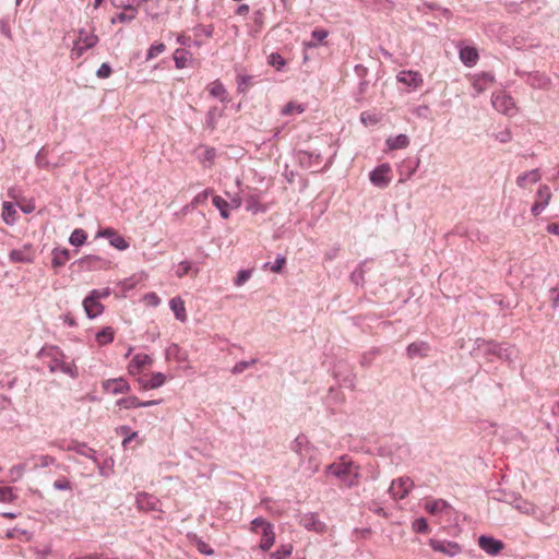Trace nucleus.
<instances>
[{
  "label": "nucleus",
  "mask_w": 559,
  "mask_h": 559,
  "mask_svg": "<svg viewBox=\"0 0 559 559\" xmlns=\"http://www.w3.org/2000/svg\"><path fill=\"white\" fill-rule=\"evenodd\" d=\"M138 14V10L133 5H128L126 7L124 11L123 12H119L117 13L112 19H111V23H124V22H130L132 20L135 19Z\"/></svg>",
  "instance_id": "a878e982"
},
{
  "label": "nucleus",
  "mask_w": 559,
  "mask_h": 559,
  "mask_svg": "<svg viewBox=\"0 0 559 559\" xmlns=\"http://www.w3.org/2000/svg\"><path fill=\"white\" fill-rule=\"evenodd\" d=\"M492 106L500 112L512 116L515 112V105L513 99L504 94L498 92L492 95Z\"/></svg>",
  "instance_id": "39448f33"
},
{
  "label": "nucleus",
  "mask_w": 559,
  "mask_h": 559,
  "mask_svg": "<svg viewBox=\"0 0 559 559\" xmlns=\"http://www.w3.org/2000/svg\"><path fill=\"white\" fill-rule=\"evenodd\" d=\"M159 500L146 492L139 493L136 497V506L141 511H159Z\"/></svg>",
  "instance_id": "4468645a"
},
{
  "label": "nucleus",
  "mask_w": 559,
  "mask_h": 559,
  "mask_svg": "<svg viewBox=\"0 0 559 559\" xmlns=\"http://www.w3.org/2000/svg\"><path fill=\"white\" fill-rule=\"evenodd\" d=\"M542 176L537 169L524 173L520 175L516 179V183L521 188H527L531 185H534L540 180Z\"/></svg>",
  "instance_id": "b1692460"
},
{
  "label": "nucleus",
  "mask_w": 559,
  "mask_h": 559,
  "mask_svg": "<svg viewBox=\"0 0 559 559\" xmlns=\"http://www.w3.org/2000/svg\"><path fill=\"white\" fill-rule=\"evenodd\" d=\"M215 157V151L213 148H206L204 152V159L212 162Z\"/></svg>",
  "instance_id": "bf43d9fd"
},
{
  "label": "nucleus",
  "mask_w": 559,
  "mask_h": 559,
  "mask_svg": "<svg viewBox=\"0 0 559 559\" xmlns=\"http://www.w3.org/2000/svg\"><path fill=\"white\" fill-rule=\"evenodd\" d=\"M271 523L265 521L263 518H257L254 519L252 522H251V527L250 530L253 532V533H260V531L262 532V530L265 527V525H270Z\"/></svg>",
  "instance_id": "37998d69"
},
{
  "label": "nucleus",
  "mask_w": 559,
  "mask_h": 559,
  "mask_svg": "<svg viewBox=\"0 0 559 559\" xmlns=\"http://www.w3.org/2000/svg\"><path fill=\"white\" fill-rule=\"evenodd\" d=\"M70 259V252L68 249H63L60 251L55 252L53 259H52V265L53 266H61Z\"/></svg>",
  "instance_id": "c9c22d12"
},
{
  "label": "nucleus",
  "mask_w": 559,
  "mask_h": 559,
  "mask_svg": "<svg viewBox=\"0 0 559 559\" xmlns=\"http://www.w3.org/2000/svg\"><path fill=\"white\" fill-rule=\"evenodd\" d=\"M166 50V46L163 43L153 44L146 53V60L154 59L158 55L163 53Z\"/></svg>",
  "instance_id": "4c0bfd02"
},
{
  "label": "nucleus",
  "mask_w": 559,
  "mask_h": 559,
  "mask_svg": "<svg viewBox=\"0 0 559 559\" xmlns=\"http://www.w3.org/2000/svg\"><path fill=\"white\" fill-rule=\"evenodd\" d=\"M14 499L10 487H0V502H11Z\"/></svg>",
  "instance_id": "49530a36"
},
{
  "label": "nucleus",
  "mask_w": 559,
  "mask_h": 559,
  "mask_svg": "<svg viewBox=\"0 0 559 559\" xmlns=\"http://www.w3.org/2000/svg\"><path fill=\"white\" fill-rule=\"evenodd\" d=\"M111 74V68L107 63H103L97 70V76L102 79L109 78Z\"/></svg>",
  "instance_id": "603ef678"
},
{
  "label": "nucleus",
  "mask_w": 559,
  "mask_h": 559,
  "mask_svg": "<svg viewBox=\"0 0 559 559\" xmlns=\"http://www.w3.org/2000/svg\"><path fill=\"white\" fill-rule=\"evenodd\" d=\"M523 512L525 513H533L534 512V507L533 506H528V507H519Z\"/></svg>",
  "instance_id": "774afa93"
},
{
  "label": "nucleus",
  "mask_w": 559,
  "mask_h": 559,
  "mask_svg": "<svg viewBox=\"0 0 559 559\" xmlns=\"http://www.w3.org/2000/svg\"><path fill=\"white\" fill-rule=\"evenodd\" d=\"M396 79L400 83L413 88H418L424 84L423 75L417 71L403 70L397 74Z\"/></svg>",
  "instance_id": "ddd939ff"
},
{
  "label": "nucleus",
  "mask_w": 559,
  "mask_h": 559,
  "mask_svg": "<svg viewBox=\"0 0 559 559\" xmlns=\"http://www.w3.org/2000/svg\"><path fill=\"white\" fill-rule=\"evenodd\" d=\"M459 55L466 67H474L479 59L477 49L471 46H461Z\"/></svg>",
  "instance_id": "6ab92c4d"
},
{
  "label": "nucleus",
  "mask_w": 559,
  "mask_h": 559,
  "mask_svg": "<svg viewBox=\"0 0 559 559\" xmlns=\"http://www.w3.org/2000/svg\"><path fill=\"white\" fill-rule=\"evenodd\" d=\"M88 295L97 300H100L107 298L110 295V289H93Z\"/></svg>",
  "instance_id": "8fccbe9b"
},
{
  "label": "nucleus",
  "mask_w": 559,
  "mask_h": 559,
  "mask_svg": "<svg viewBox=\"0 0 559 559\" xmlns=\"http://www.w3.org/2000/svg\"><path fill=\"white\" fill-rule=\"evenodd\" d=\"M212 201H213V204L215 205V207L218 209L221 216L223 218L227 219L230 215L229 214V203L219 195H214Z\"/></svg>",
  "instance_id": "7c9ffc66"
},
{
  "label": "nucleus",
  "mask_w": 559,
  "mask_h": 559,
  "mask_svg": "<svg viewBox=\"0 0 559 559\" xmlns=\"http://www.w3.org/2000/svg\"><path fill=\"white\" fill-rule=\"evenodd\" d=\"M86 238V233L82 228H76L72 231L69 241L72 246L80 247L85 243Z\"/></svg>",
  "instance_id": "2f4dec72"
},
{
  "label": "nucleus",
  "mask_w": 559,
  "mask_h": 559,
  "mask_svg": "<svg viewBox=\"0 0 559 559\" xmlns=\"http://www.w3.org/2000/svg\"><path fill=\"white\" fill-rule=\"evenodd\" d=\"M83 307L86 316L90 319L98 317L104 311V306L99 302V300L91 297L90 295L86 296L83 300Z\"/></svg>",
  "instance_id": "f3484780"
},
{
  "label": "nucleus",
  "mask_w": 559,
  "mask_h": 559,
  "mask_svg": "<svg viewBox=\"0 0 559 559\" xmlns=\"http://www.w3.org/2000/svg\"><path fill=\"white\" fill-rule=\"evenodd\" d=\"M115 337V330L110 326L104 328L100 332L96 334V342L98 345L104 346L110 344Z\"/></svg>",
  "instance_id": "c85d7f7f"
},
{
  "label": "nucleus",
  "mask_w": 559,
  "mask_h": 559,
  "mask_svg": "<svg viewBox=\"0 0 559 559\" xmlns=\"http://www.w3.org/2000/svg\"><path fill=\"white\" fill-rule=\"evenodd\" d=\"M169 306L177 320H179L180 322L187 321L185 301L180 297H174L173 299H170Z\"/></svg>",
  "instance_id": "5701e85b"
},
{
  "label": "nucleus",
  "mask_w": 559,
  "mask_h": 559,
  "mask_svg": "<svg viewBox=\"0 0 559 559\" xmlns=\"http://www.w3.org/2000/svg\"><path fill=\"white\" fill-rule=\"evenodd\" d=\"M255 362H257V359H252V360H250V361H245V360L239 361V362H237V364L233 367L231 372H233V373H235V374H237V373H241V372H243L246 369H248L249 367H251V366L255 365Z\"/></svg>",
  "instance_id": "a19ab883"
},
{
  "label": "nucleus",
  "mask_w": 559,
  "mask_h": 559,
  "mask_svg": "<svg viewBox=\"0 0 559 559\" xmlns=\"http://www.w3.org/2000/svg\"><path fill=\"white\" fill-rule=\"evenodd\" d=\"M177 41L180 44V45H188L189 41H190V37L189 36H186L183 34H180L178 35L177 37Z\"/></svg>",
  "instance_id": "680f3d73"
},
{
  "label": "nucleus",
  "mask_w": 559,
  "mask_h": 559,
  "mask_svg": "<svg viewBox=\"0 0 559 559\" xmlns=\"http://www.w3.org/2000/svg\"><path fill=\"white\" fill-rule=\"evenodd\" d=\"M166 382V376L162 372L144 374L138 379L141 390H153L162 386Z\"/></svg>",
  "instance_id": "9b49d317"
},
{
  "label": "nucleus",
  "mask_w": 559,
  "mask_h": 559,
  "mask_svg": "<svg viewBox=\"0 0 559 559\" xmlns=\"http://www.w3.org/2000/svg\"><path fill=\"white\" fill-rule=\"evenodd\" d=\"M414 483L408 477H401L392 481L390 492L395 499L405 498L412 490Z\"/></svg>",
  "instance_id": "9d476101"
},
{
  "label": "nucleus",
  "mask_w": 559,
  "mask_h": 559,
  "mask_svg": "<svg viewBox=\"0 0 559 559\" xmlns=\"http://www.w3.org/2000/svg\"><path fill=\"white\" fill-rule=\"evenodd\" d=\"M326 471L337 477L346 487L357 485L360 476L359 467L344 456L341 457L340 461L330 464L326 467Z\"/></svg>",
  "instance_id": "f257e3e1"
},
{
  "label": "nucleus",
  "mask_w": 559,
  "mask_h": 559,
  "mask_svg": "<svg viewBox=\"0 0 559 559\" xmlns=\"http://www.w3.org/2000/svg\"><path fill=\"white\" fill-rule=\"evenodd\" d=\"M409 144V139L406 134H399L396 136L389 138L386 140V146L389 150L405 148Z\"/></svg>",
  "instance_id": "bb28decb"
},
{
  "label": "nucleus",
  "mask_w": 559,
  "mask_h": 559,
  "mask_svg": "<svg viewBox=\"0 0 559 559\" xmlns=\"http://www.w3.org/2000/svg\"><path fill=\"white\" fill-rule=\"evenodd\" d=\"M152 364L153 359L147 354H136L128 364L127 370L130 374L136 376L140 374L144 369L150 368Z\"/></svg>",
  "instance_id": "6e6552de"
},
{
  "label": "nucleus",
  "mask_w": 559,
  "mask_h": 559,
  "mask_svg": "<svg viewBox=\"0 0 559 559\" xmlns=\"http://www.w3.org/2000/svg\"><path fill=\"white\" fill-rule=\"evenodd\" d=\"M53 487L57 489V490H70L71 489V485H70V481L66 478H62V479H57L55 483H53Z\"/></svg>",
  "instance_id": "864d4df0"
},
{
  "label": "nucleus",
  "mask_w": 559,
  "mask_h": 559,
  "mask_svg": "<svg viewBox=\"0 0 559 559\" xmlns=\"http://www.w3.org/2000/svg\"><path fill=\"white\" fill-rule=\"evenodd\" d=\"M102 388L104 392L117 395V394H123L128 393L130 391V384L126 379L122 377L115 378V379H107L103 381Z\"/></svg>",
  "instance_id": "1a4fd4ad"
},
{
  "label": "nucleus",
  "mask_w": 559,
  "mask_h": 559,
  "mask_svg": "<svg viewBox=\"0 0 559 559\" xmlns=\"http://www.w3.org/2000/svg\"><path fill=\"white\" fill-rule=\"evenodd\" d=\"M547 231L554 235H559V222L547 225Z\"/></svg>",
  "instance_id": "4d7b16f0"
},
{
  "label": "nucleus",
  "mask_w": 559,
  "mask_h": 559,
  "mask_svg": "<svg viewBox=\"0 0 559 559\" xmlns=\"http://www.w3.org/2000/svg\"><path fill=\"white\" fill-rule=\"evenodd\" d=\"M285 264L286 259L284 257H277L275 263L271 266V271L274 273H281Z\"/></svg>",
  "instance_id": "3c124183"
},
{
  "label": "nucleus",
  "mask_w": 559,
  "mask_h": 559,
  "mask_svg": "<svg viewBox=\"0 0 559 559\" xmlns=\"http://www.w3.org/2000/svg\"><path fill=\"white\" fill-rule=\"evenodd\" d=\"M550 199V188L546 185H542L537 190L535 202L531 209L532 214L538 216L549 204Z\"/></svg>",
  "instance_id": "0eeeda50"
},
{
  "label": "nucleus",
  "mask_w": 559,
  "mask_h": 559,
  "mask_svg": "<svg viewBox=\"0 0 559 559\" xmlns=\"http://www.w3.org/2000/svg\"><path fill=\"white\" fill-rule=\"evenodd\" d=\"M495 82L493 75L490 73H480L474 75L472 79V85L477 94H480L488 90Z\"/></svg>",
  "instance_id": "dca6fc26"
},
{
  "label": "nucleus",
  "mask_w": 559,
  "mask_h": 559,
  "mask_svg": "<svg viewBox=\"0 0 559 559\" xmlns=\"http://www.w3.org/2000/svg\"><path fill=\"white\" fill-rule=\"evenodd\" d=\"M311 36L319 44L329 36V32L323 28H316L312 31Z\"/></svg>",
  "instance_id": "09e8293b"
},
{
  "label": "nucleus",
  "mask_w": 559,
  "mask_h": 559,
  "mask_svg": "<svg viewBox=\"0 0 559 559\" xmlns=\"http://www.w3.org/2000/svg\"><path fill=\"white\" fill-rule=\"evenodd\" d=\"M158 403H159V401H156V400H151V401H145V402L141 401V407H147V406L156 405Z\"/></svg>",
  "instance_id": "0e129e2a"
},
{
  "label": "nucleus",
  "mask_w": 559,
  "mask_h": 559,
  "mask_svg": "<svg viewBox=\"0 0 559 559\" xmlns=\"http://www.w3.org/2000/svg\"><path fill=\"white\" fill-rule=\"evenodd\" d=\"M249 10H250V8L248 4H241L238 7L236 13L238 15H247L249 13Z\"/></svg>",
  "instance_id": "13d9d810"
},
{
  "label": "nucleus",
  "mask_w": 559,
  "mask_h": 559,
  "mask_svg": "<svg viewBox=\"0 0 559 559\" xmlns=\"http://www.w3.org/2000/svg\"><path fill=\"white\" fill-rule=\"evenodd\" d=\"M98 43V37L93 32L81 29L78 39L71 49V58L79 59L90 48H93Z\"/></svg>",
  "instance_id": "f03ea898"
},
{
  "label": "nucleus",
  "mask_w": 559,
  "mask_h": 559,
  "mask_svg": "<svg viewBox=\"0 0 559 559\" xmlns=\"http://www.w3.org/2000/svg\"><path fill=\"white\" fill-rule=\"evenodd\" d=\"M413 528L415 532L418 533H427L428 532V524L427 521L424 518H419L414 521Z\"/></svg>",
  "instance_id": "de8ad7c7"
},
{
  "label": "nucleus",
  "mask_w": 559,
  "mask_h": 559,
  "mask_svg": "<svg viewBox=\"0 0 559 559\" xmlns=\"http://www.w3.org/2000/svg\"><path fill=\"white\" fill-rule=\"evenodd\" d=\"M116 405L119 408H124V409L138 408V407H141V401L139 400L138 396L130 395L127 397L119 399L116 402Z\"/></svg>",
  "instance_id": "c756f323"
},
{
  "label": "nucleus",
  "mask_w": 559,
  "mask_h": 559,
  "mask_svg": "<svg viewBox=\"0 0 559 559\" xmlns=\"http://www.w3.org/2000/svg\"><path fill=\"white\" fill-rule=\"evenodd\" d=\"M38 460L39 464H37L36 466L46 467L55 463V459L50 455H41L38 457Z\"/></svg>",
  "instance_id": "5fc2aeb1"
},
{
  "label": "nucleus",
  "mask_w": 559,
  "mask_h": 559,
  "mask_svg": "<svg viewBox=\"0 0 559 559\" xmlns=\"http://www.w3.org/2000/svg\"><path fill=\"white\" fill-rule=\"evenodd\" d=\"M429 350H430V346L428 343L423 342V341L414 342V343L409 344L407 347V356L409 358L426 357L428 355Z\"/></svg>",
  "instance_id": "4be33fe9"
},
{
  "label": "nucleus",
  "mask_w": 559,
  "mask_h": 559,
  "mask_svg": "<svg viewBox=\"0 0 559 559\" xmlns=\"http://www.w3.org/2000/svg\"><path fill=\"white\" fill-rule=\"evenodd\" d=\"M96 237L107 238L109 243L118 250L122 251L129 248V242L116 229L111 227L100 229Z\"/></svg>",
  "instance_id": "423d86ee"
},
{
  "label": "nucleus",
  "mask_w": 559,
  "mask_h": 559,
  "mask_svg": "<svg viewBox=\"0 0 559 559\" xmlns=\"http://www.w3.org/2000/svg\"><path fill=\"white\" fill-rule=\"evenodd\" d=\"M449 509L450 504L443 499H426L425 510L431 515H440Z\"/></svg>",
  "instance_id": "a211bd4d"
},
{
  "label": "nucleus",
  "mask_w": 559,
  "mask_h": 559,
  "mask_svg": "<svg viewBox=\"0 0 559 559\" xmlns=\"http://www.w3.org/2000/svg\"><path fill=\"white\" fill-rule=\"evenodd\" d=\"M195 547L201 554H204L207 556L214 555L213 548L207 543L203 542L202 539L195 540Z\"/></svg>",
  "instance_id": "c03bdc74"
},
{
  "label": "nucleus",
  "mask_w": 559,
  "mask_h": 559,
  "mask_svg": "<svg viewBox=\"0 0 559 559\" xmlns=\"http://www.w3.org/2000/svg\"><path fill=\"white\" fill-rule=\"evenodd\" d=\"M318 46V43L317 41H305L304 43V47L305 48H314Z\"/></svg>",
  "instance_id": "338daca9"
},
{
  "label": "nucleus",
  "mask_w": 559,
  "mask_h": 559,
  "mask_svg": "<svg viewBox=\"0 0 559 559\" xmlns=\"http://www.w3.org/2000/svg\"><path fill=\"white\" fill-rule=\"evenodd\" d=\"M294 547L292 544L282 545L277 550L271 552L272 559H286L293 554Z\"/></svg>",
  "instance_id": "72a5a7b5"
},
{
  "label": "nucleus",
  "mask_w": 559,
  "mask_h": 559,
  "mask_svg": "<svg viewBox=\"0 0 559 559\" xmlns=\"http://www.w3.org/2000/svg\"><path fill=\"white\" fill-rule=\"evenodd\" d=\"M500 142H508L511 139V134L509 131L501 132L498 136Z\"/></svg>",
  "instance_id": "052dcab7"
},
{
  "label": "nucleus",
  "mask_w": 559,
  "mask_h": 559,
  "mask_svg": "<svg viewBox=\"0 0 559 559\" xmlns=\"http://www.w3.org/2000/svg\"><path fill=\"white\" fill-rule=\"evenodd\" d=\"M191 269V265L189 262H181L179 264V270L177 272L178 277H182L183 275H187Z\"/></svg>",
  "instance_id": "6e6d98bb"
},
{
  "label": "nucleus",
  "mask_w": 559,
  "mask_h": 559,
  "mask_svg": "<svg viewBox=\"0 0 559 559\" xmlns=\"http://www.w3.org/2000/svg\"><path fill=\"white\" fill-rule=\"evenodd\" d=\"M206 91L212 97L218 98L223 103L228 99V92L219 80L211 82L206 86Z\"/></svg>",
  "instance_id": "aec40b11"
},
{
  "label": "nucleus",
  "mask_w": 559,
  "mask_h": 559,
  "mask_svg": "<svg viewBox=\"0 0 559 559\" xmlns=\"http://www.w3.org/2000/svg\"><path fill=\"white\" fill-rule=\"evenodd\" d=\"M267 63L280 71L285 67L286 61L280 53L273 52L269 56Z\"/></svg>",
  "instance_id": "f704fd0d"
},
{
  "label": "nucleus",
  "mask_w": 559,
  "mask_h": 559,
  "mask_svg": "<svg viewBox=\"0 0 559 559\" xmlns=\"http://www.w3.org/2000/svg\"><path fill=\"white\" fill-rule=\"evenodd\" d=\"M391 166L389 164H381L370 173V181L379 188H385L391 182Z\"/></svg>",
  "instance_id": "20e7f679"
},
{
  "label": "nucleus",
  "mask_w": 559,
  "mask_h": 559,
  "mask_svg": "<svg viewBox=\"0 0 559 559\" xmlns=\"http://www.w3.org/2000/svg\"><path fill=\"white\" fill-rule=\"evenodd\" d=\"M360 120L365 126H374L380 121V117L377 114L364 111L360 115Z\"/></svg>",
  "instance_id": "e433bc0d"
},
{
  "label": "nucleus",
  "mask_w": 559,
  "mask_h": 559,
  "mask_svg": "<svg viewBox=\"0 0 559 559\" xmlns=\"http://www.w3.org/2000/svg\"><path fill=\"white\" fill-rule=\"evenodd\" d=\"M251 277V271L241 270L238 272L234 283L236 286H242Z\"/></svg>",
  "instance_id": "a18cd8bd"
},
{
  "label": "nucleus",
  "mask_w": 559,
  "mask_h": 559,
  "mask_svg": "<svg viewBox=\"0 0 559 559\" xmlns=\"http://www.w3.org/2000/svg\"><path fill=\"white\" fill-rule=\"evenodd\" d=\"M138 433L135 431L131 432L127 438H124L122 444L126 447L131 440H133Z\"/></svg>",
  "instance_id": "e2e57ef3"
},
{
  "label": "nucleus",
  "mask_w": 559,
  "mask_h": 559,
  "mask_svg": "<svg viewBox=\"0 0 559 559\" xmlns=\"http://www.w3.org/2000/svg\"><path fill=\"white\" fill-rule=\"evenodd\" d=\"M192 59V53L185 49H176L174 52V61L177 69H183L188 67Z\"/></svg>",
  "instance_id": "393cba45"
},
{
  "label": "nucleus",
  "mask_w": 559,
  "mask_h": 559,
  "mask_svg": "<svg viewBox=\"0 0 559 559\" xmlns=\"http://www.w3.org/2000/svg\"><path fill=\"white\" fill-rule=\"evenodd\" d=\"M479 547L487 554L495 556L503 549L502 542L488 536H480L478 539Z\"/></svg>",
  "instance_id": "2eb2a0df"
},
{
  "label": "nucleus",
  "mask_w": 559,
  "mask_h": 559,
  "mask_svg": "<svg viewBox=\"0 0 559 559\" xmlns=\"http://www.w3.org/2000/svg\"><path fill=\"white\" fill-rule=\"evenodd\" d=\"M79 265L87 271L107 270L111 262L98 255H86L79 261Z\"/></svg>",
  "instance_id": "f8f14e48"
},
{
  "label": "nucleus",
  "mask_w": 559,
  "mask_h": 559,
  "mask_svg": "<svg viewBox=\"0 0 559 559\" xmlns=\"http://www.w3.org/2000/svg\"><path fill=\"white\" fill-rule=\"evenodd\" d=\"M211 194H212V190L211 189H206V190L200 192L191 201V206L193 209H195L198 205L206 203V201H207V199H209V197Z\"/></svg>",
  "instance_id": "ea45409f"
},
{
  "label": "nucleus",
  "mask_w": 559,
  "mask_h": 559,
  "mask_svg": "<svg viewBox=\"0 0 559 559\" xmlns=\"http://www.w3.org/2000/svg\"><path fill=\"white\" fill-rule=\"evenodd\" d=\"M143 301L146 306L157 307L160 304V298L156 293H147L143 296Z\"/></svg>",
  "instance_id": "79ce46f5"
},
{
  "label": "nucleus",
  "mask_w": 559,
  "mask_h": 559,
  "mask_svg": "<svg viewBox=\"0 0 559 559\" xmlns=\"http://www.w3.org/2000/svg\"><path fill=\"white\" fill-rule=\"evenodd\" d=\"M10 259L13 262L28 263V262H32L33 254L29 251V249H27V248H24L22 250H12L10 252Z\"/></svg>",
  "instance_id": "cd10ccee"
},
{
  "label": "nucleus",
  "mask_w": 559,
  "mask_h": 559,
  "mask_svg": "<svg viewBox=\"0 0 559 559\" xmlns=\"http://www.w3.org/2000/svg\"><path fill=\"white\" fill-rule=\"evenodd\" d=\"M19 530L17 528H13L11 531H8L5 536L7 538L11 539V538H14L16 537V534H17Z\"/></svg>",
  "instance_id": "69168bd1"
},
{
  "label": "nucleus",
  "mask_w": 559,
  "mask_h": 559,
  "mask_svg": "<svg viewBox=\"0 0 559 559\" xmlns=\"http://www.w3.org/2000/svg\"><path fill=\"white\" fill-rule=\"evenodd\" d=\"M304 110L305 108L302 105L290 102L282 109V114L288 116L293 114H301Z\"/></svg>",
  "instance_id": "58836bf2"
},
{
  "label": "nucleus",
  "mask_w": 559,
  "mask_h": 559,
  "mask_svg": "<svg viewBox=\"0 0 559 559\" xmlns=\"http://www.w3.org/2000/svg\"><path fill=\"white\" fill-rule=\"evenodd\" d=\"M261 534H262V538H261L259 547L263 551H267L271 549V547L275 543V533H274L273 524L271 523L270 525H265V527L262 530Z\"/></svg>",
  "instance_id": "412c9836"
},
{
  "label": "nucleus",
  "mask_w": 559,
  "mask_h": 559,
  "mask_svg": "<svg viewBox=\"0 0 559 559\" xmlns=\"http://www.w3.org/2000/svg\"><path fill=\"white\" fill-rule=\"evenodd\" d=\"M429 546L435 551L441 552L448 557H455L462 552L461 545L452 540L431 538Z\"/></svg>",
  "instance_id": "7ed1b4c3"
},
{
  "label": "nucleus",
  "mask_w": 559,
  "mask_h": 559,
  "mask_svg": "<svg viewBox=\"0 0 559 559\" xmlns=\"http://www.w3.org/2000/svg\"><path fill=\"white\" fill-rule=\"evenodd\" d=\"M15 214H16V211H15L14 206L10 202H4L3 209H2V218L8 225H11L14 223Z\"/></svg>",
  "instance_id": "473e14b6"
}]
</instances>
